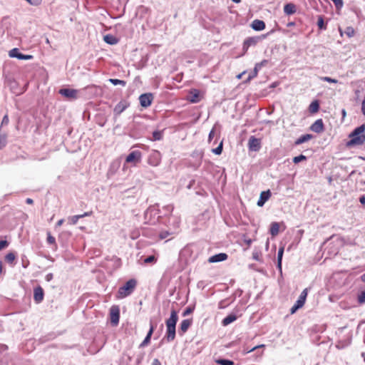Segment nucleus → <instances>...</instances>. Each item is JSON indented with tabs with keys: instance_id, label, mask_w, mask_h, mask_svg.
<instances>
[{
	"instance_id": "obj_52",
	"label": "nucleus",
	"mask_w": 365,
	"mask_h": 365,
	"mask_svg": "<svg viewBox=\"0 0 365 365\" xmlns=\"http://www.w3.org/2000/svg\"><path fill=\"white\" fill-rule=\"evenodd\" d=\"M26 1L31 4H38L40 1V0H26Z\"/></svg>"
},
{
	"instance_id": "obj_33",
	"label": "nucleus",
	"mask_w": 365,
	"mask_h": 365,
	"mask_svg": "<svg viewBox=\"0 0 365 365\" xmlns=\"http://www.w3.org/2000/svg\"><path fill=\"white\" fill-rule=\"evenodd\" d=\"M109 81L116 86V85H120L122 86H125L126 85V82L125 81H123V80H119V79H114V78H110L109 79Z\"/></svg>"
},
{
	"instance_id": "obj_7",
	"label": "nucleus",
	"mask_w": 365,
	"mask_h": 365,
	"mask_svg": "<svg viewBox=\"0 0 365 365\" xmlns=\"http://www.w3.org/2000/svg\"><path fill=\"white\" fill-rule=\"evenodd\" d=\"M44 292L41 287L38 286L34 289V299L36 303L39 304L43 300Z\"/></svg>"
},
{
	"instance_id": "obj_59",
	"label": "nucleus",
	"mask_w": 365,
	"mask_h": 365,
	"mask_svg": "<svg viewBox=\"0 0 365 365\" xmlns=\"http://www.w3.org/2000/svg\"><path fill=\"white\" fill-rule=\"evenodd\" d=\"M361 279L365 283V273L361 275Z\"/></svg>"
},
{
	"instance_id": "obj_34",
	"label": "nucleus",
	"mask_w": 365,
	"mask_h": 365,
	"mask_svg": "<svg viewBox=\"0 0 365 365\" xmlns=\"http://www.w3.org/2000/svg\"><path fill=\"white\" fill-rule=\"evenodd\" d=\"M222 145H223V142H222V140H221L219 143V145L216 148L212 149V153H214L216 155H220L222 151Z\"/></svg>"
},
{
	"instance_id": "obj_4",
	"label": "nucleus",
	"mask_w": 365,
	"mask_h": 365,
	"mask_svg": "<svg viewBox=\"0 0 365 365\" xmlns=\"http://www.w3.org/2000/svg\"><path fill=\"white\" fill-rule=\"evenodd\" d=\"M110 319L113 326H117L120 319V309L117 305H113L110 309Z\"/></svg>"
},
{
	"instance_id": "obj_41",
	"label": "nucleus",
	"mask_w": 365,
	"mask_h": 365,
	"mask_svg": "<svg viewBox=\"0 0 365 365\" xmlns=\"http://www.w3.org/2000/svg\"><path fill=\"white\" fill-rule=\"evenodd\" d=\"M155 262H156V258L153 255L149 256L144 259V263L145 264L153 263Z\"/></svg>"
},
{
	"instance_id": "obj_1",
	"label": "nucleus",
	"mask_w": 365,
	"mask_h": 365,
	"mask_svg": "<svg viewBox=\"0 0 365 365\" xmlns=\"http://www.w3.org/2000/svg\"><path fill=\"white\" fill-rule=\"evenodd\" d=\"M178 320V313L175 309L170 312V317L166 320V338L168 341H172L175 338V326Z\"/></svg>"
},
{
	"instance_id": "obj_20",
	"label": "nucleus",
	"mask_w": 365,
	"mask_h": 365,
	"mask_svg": "<svg viewBox=\"0 0 365 365\" xmlns=\"http://www.w3.org/2000/svg\"><path fill=\"white\" fill-rule=\"evenodd\" d=\"M296 6L292 3L287 4L284 6V12L287 15L293 14L296 12Z\"/></svg>"
},
{
	"instance_id": "obj_49",
	"label": "nucleus",
	"mask_w": 365,
	"mask_h": 365,
	"mask_svg": "<svg viewBox=\"0 0 365 365\" xmlns=\"http://www.w3.org/2000/svg\"><path fill=\"white\" fill-rule=\"evenodd\" d=\"M152 365H161V362L158 359H155L153 361Z\"/></svg>"
},
{
	"instance_id": "obj_36",
	"label": "nucleus",
	"mask_w": 365,
	"mask_h": 365,
	"mask_svg": "<svg viewBox=\"0 0 365 365\" xmlns=\"http://www.w3.org/2000/svg\"><path fill=\"white\" fill-rule=\"evenodd\" d=\"M307 159L306 156L304 155H300L299 156H296L293 158L294 163L297 164L302 160H305Z\"/></svg>"
},
{
	"instance_id": "obj_42",
	"label": "nucleus",
	"mask_w": 365,
	"mask_h": 365,
	"mask_svg": "<svg viewBox=\"0 0 365 365\" xmlns=\"http://www.w3.org/2000/svg\"><path fill=\"white\" fill-rule=\"evenodd\" d=\"M9 246V242L7 240L0 241V251L6 248Z\"/></svg>"
},
{
	"instance_id": "obj_46",
	"label": "nucleus",
	"mask_w": 365,
	"mask_h": 365,
	"mask_svg": "<svg viewBox=\"0 0 365 365\" xmlns=\"http://www.w3.org/2000/svg\"><path fill=\"white\" fill-rule=\"evenodd\" d=\"M310 138H297V140L295 141L294 144L299 145V144H302V143L307 141Z\"/></svg>"
},
{
	"instance_id": "obj_28",
	"label": "nucleus",
	"mask_w": 365,
	"mask_h": 365,
	"mask_svg": "<svg viewBox=\"0 0 365 365\" xmlns=\"http://www.w3.org/2000/svg\"><path fill=\"white\" fill-rule=\"evenodd\" d=\"M190 101L192 103H197L200 101L199 98V91L197 90H194L190 92Z\"/></svg>"
},
{
	"instance_id": "obj_43",
	"label": "nucleus",
	"mask_w": 365,
	"mask_h": 365,
	"mask_svg": "<svg viewBox=\"0 0 365 365\" xmlns=\"http://www.w3.org/2000/svg\"><path fill=\"white\" fill-rule=\"evenodd\" d=\"M193 311H194V307H187L183 312V316H187V315L191 314Z\"/></svg>"
},
{
	"instance_id": "obj_6",
	"label": "nucleus",
	"mask_w": 365,
	"mask_h": 365,
	"mask_svg": "<svg viewBox=\"0 0 365 365\" xmlns=\"http://www.w3.org/2000/svg\"><path fill=\"white\" fill-rule=\"evenodd\" d=\"M141 158V153L139 150L132 151L126 158L125 162L127 163H133V165H136L138 162H140Z\"/></svg>"
},
{
	"instance_id": "obj_31",
	"label": "nucleus",
	"mask_w": 365,
	"mask_h": 365,
	"mask_svg": "<svg viewBox=\"0 0 365 365\" xmlns=\"http://www.w3.org/2000/svg\"><path fill=\"white\" fill-rule=\"evenodd\" d=\"M344 33L349 38H351L355 35V30L352 26H348L346 28Z\"/></svg>"
},
{
	"instance_id": "obj_35",
	"label": "nucleus",
	"mask_w": 365,
	"mask_h": 365,
	"mask_svg": "<svg viewBox=\"0 0 365 365\" xmlns=\"http://www.w3.org/2000/svg\"><path fill=\"white\" fill-rule=\"evenodd\" d=\"M264 347V344H260V345H257V346H254L253 348L249 349H244L243 351L245 354H248V353H250L252 351H254L255 350L257 349H259V348H263Z\"/></svg>"
},
{
	"instance_id": "obj_47",
	"label": "nucleus",
	"mask_w": 365,
	"mask_h": 365,
	"mask_svg": "<svg viewBox=\"0 0 365 365\" xmlns=\"http://www.w3.org/2000/svg\"><path fill=\"white\" fill-rule=\"evenodd\" d=\"M262 68V63H257L254 69V76L257 75L258 70Z\"/></svg>"
},
{
	"instance_id": "obj_17",
	"label": "nucleus",
	"mask_w": 365,
	"mask_h": 365,
	"mask_svg": "<svg viewBox=\"0 0 365 365\" xmlns=\"http://www.w3.org/2000/svg\"><path fill=\"white\" fill-rule=\"evenodd\" d=\"M192 324L191 319H184L181 322L180 325V331L181 332V334H183L185 333L189 327H190Z\"/></svg>"
},
{
	"instance_id": "obj_14",
	"label": "nucleus",
	"mask_w": 365,
	"mask_h": 365,
	"mask_svg": "<svg viewBox=\"0 0 365 365\" xmlns=\"http://www.w3.org/2000/svg\"><path fill=\"white\" fill-rule=\"evenodd\" d=\"M227 254L220 253V254H217V255H215L210 257L208 259V262L210 263H215V262L224 261V260L227 259Z\"/></svg>"
},
{
	"instance_id": "obj_11",
	"label": "nucleus",
	"mask_w": 365,
	"mask_h": 365,
	"mask_svg": "<svg viewBox=\"0 0 365 365\" xmlns=\"http://www.w3.org/2000/svg\"><path fill=\"white\" fill-rule=\"evenodd\" d=\"M248 145L250 150L258 151L261 148L260 138H250Z\"/></svg>"
},
{
	"instance_id": "obj_32",
	"label": "nucleus",
	"mask_w": 365,
	"mask_h": 365,
	"mask_svg": "<svg viewBox=\"0 0 365 365\" xmlns=\"http://www.w3.org/2000/svg\"><path fill=\"white\" fill-rule=\"evenodd\" d=\"M215 362L220 365H234V362L231 360L227 359H217Z\"/></svg>"
},
{
	"instance_id": "obj_12",
	"label": "nucleus",
	"mask_w": 365,
	"mask_h": 365,
	"mask_svg": "<svg viewBox=\"0 0 365 365\" xmlns=\"http://www.w3.org/2000/svg\"><path fill=\"white\" fill-rule=\"evenodd\" d=\"M271 197V192L269 190L263 191L261 192L259 199L257 201V205L262 207L264 205L266 201H267Z\"/></svg>"
},
{
	"instance_id": "obj_25",
	"label": "nucleus",
	"mask_w": 365,
	"mask_h": 365,
	"mask_svg": "<svg viewBox=\"0 0 365 365\" xmlns=\"http://www.w3.org/2000/svg\"><path fill=\"white\" fill-rule=\"evenodd\" d=\"M256 43L257 40L255 38H248L244 41L243 48L247 51L250 46L255 45Z\"/></svg>"
},
{
	"instance_id": "obj_62",
	"label": "nucleus",
	"mask_w": 365,
	"mask_h": 365,
	"mask_svg": "<svg viewBox=\"0 0 365 365\" xmlns=\"http://www.w3.org/2000/svg\"><path fill=\"white\" fill-rule=\"evenodd\" d=\"M241 0H232V1L235 3H240Z\"/></svg>"
},
{
	"instance_id": "obj_10",
	"label": "nucleus",
	"mask_w": 365,
	"mask_h": 365,
	"mask_svg": "<svg viewBox=\"0 0 365 365\" xmlns=\"http://www.w3.org/2000/svg\"><path fill=\"white\" fill-rule=\"evenodd\" d=\"M9 56L11 57H15L21 60H29L33 58V56L31 55H24L23 53H19L17 48H13L12 50H11L9 52Z\"/></svg>"
},
{
	"instance_id": "obj_45",
	"label": "nucleus",
	"mask_w": 365,
	"mask_h": 365,
	"mask_svg": "<svg viewBox=\"0 0 365 365\" xmlns=\"http://www.w3.org/2000/svg\"><path fill=\"white\" fill-rule=\"evenodd\" d=\"M170 235V233L168 231H163L160 233L159 237L160 239H165Z\"/></svg>"
},
{
	"instance_id": "obj_16",
	"label": "nucleus",
	"mask_w": 365,
	"mask_h": 365,
	"mask_svg": "<svg viewBox=\"0 0 365 365\" xmlns=\"http://www.w3.org/2000/svg\"><path fill=\"white\" fill-rule=\"evenodd\" d=\"M154 329H155L154 326L153 324H150V330L148 332L147 336H145V338L144 339L143 342L140 344V347H144V346H147L150 342L151 336L154 331Z\"/></svg>"
},
{
	"instance_id": "obj_22",
	"label": "nucleus",
	"mask_w": 365,
	"mask_h": 365,
	"mask_svg": "<svg viewBox=\"0 0 365 365\" xmlns=\"http://www.w3.org/2000/svg\"><path fill=\"white\" fill-rule=\"evenodd\" d=\"M269 232L272 237L277 236L279 232V224L276 222H272L270 225Z\"/></svg>"
},
{
	"instance_id": "obj_15",
	"label": "nucleus",
	"mask_w": 365,
	"mask_h": 365,
	"mask_svg": "<svg viewBox=\"0 0 365 365\" xmlns=\"http://www.w3.org/2000/svg\"><path fill=\"white\" fill-rule=\"evenodd\" d=\"M365 131V124L360 125L359 127L355 128L349 135V137H361V135ZM361 137H365L362 135Z\"/></svg>"
},
{
	"instance_id": "obj_50",
	"label": "nucleus",
	"mask_w": 365,
	"mask_h": 365,
	"mask_svg": "<svg viewBox=\"0 0 365 365\" xmlns=\"http://www.w3.org/2000/svg\"><path fill=\"white\" fill-rule=\"evenodd\" d=\"M160 135H161V133L160 131L153 132V137H154V138L160 137Z\"/></svg>"
},
{
	"instance_id": "obj_19",
	"label": "nucleus",
	"mask_w": 365,
	"mask_h": 365,
	"mask_svg": "<svg viewBox=\"0 0 365 365\" xmlns=\"http://www.w3.org/2000/svg\"><path fill=\"white\" fill-rule=\"evenodd\" d=\"M252 27L255 31H262L265 28V24L263 21L256 19L252 21Z\"/></svg>"
},
{
	"instance_id": "obj_9",
	"label": "nucleus",
	"mask_w": 365,
	"mask_h": 365,
	"mask_svg": "<svg viewBox=\"0 0 365 365\" xmlns=\"http://www.w3.org/2000/svg\"><path fill=\"white\" fill-rule=\"evenodd\" d=\"M60 93L68 98H76L78 97V91L71 88H63L60 90Z\"/></svg>"
},
{
	"instance_id": "obj_29",
	"label": "nucleus",
	"mask_w": 365,
	"mask_h": 365,
	"mask_svg": "<svg viewBox=\"0 0 365 365\" xmlns=\"http://www.w3.org/2000/svg\"><path fill=\"white\" fill-rule=\"evenodd\" d=\"M317 26L321 30L327 29V24L324 23V18L322 16H319L317 19Z\"/></svg>"
},
{
	"instance_id": "obj_48",
	"label": "nucleus",
	"mask_w": 365,
	"mask_h": 365,
	"mask_svg": "<svg viewBox=\"0 0 365 365\" xmlns=\"http://www.w3.org/2000/svg\"><path fill=\"white\" fill-rule=\"evenodd\" d=\"M6 145L5 138H0V149L4 147Z\"/></svg>"
},
{
	"instance_id": "obj_40",
	"label": "nucleus",
	"mask_w": 365,
	"mask_h": 365,
	"mask_svg": "<svg viewBox=\"0 0 365 365\" xmlns=\"http://www.w3.org/2000/svg\"><path fill=\"white\" fill-rule=\"evenodd\" d=\"M358 302L361 304L365 303V292H362L358 296Z\"/></svg>"
},
{
	"instance_id": "obj_24",
	"label": "nucleus",
	"mask_w": 365,
	"mask_h": 365,
	"mask_svg": "<svg viewBox=\"0 0 365 365\" xmlns=\"http://www.w3.org/2000/svg\"><path fill=\"white\" fill-rule=\"evenodd\" d=\"M284 246H282L279 249V251H278L277 267L280 272L282 271V256L284 254Z\"/></svg>"
},
{
	"instance_id": "obj_61",
	"label": "nucleus",
	"mask_w": 365,
	"mask_h": 365,
	"mask_svg": "<svg viewBox=\"0 0 365 365\" xmlns=\"http://www.w3.org/2000/svg\"><path fill=\"white\" fill-rule=\"evenodd\" d=\"M302 137H307V138H309V137H312V135H309V134H307V135H302Z\"/></svg>"
},
{
	"instance_id": "obj_8",
	"label": "nucleus",
	"mask_w": 365,
	"mask_h": 365,
	"mask_svg": "<svg viewBox=\"0 0 365 365\" xmlns=\"http://www.w3.org/2000/svg\"><path fill=\"white\" fill-rule=\"evenodd\" d=\"M92 215H93V211L91 210L88 212H86L81 215H73V216L68 217V222L70 225H74L77 224L79 219L83 218L84 217H89V216H91Z\"/></svg>"
},
{
	"instance_id": "obj_44",
	"label": "nucleus",
	"mask_w": 365,
	"mask_h": 365,
	"mask_svg": "<svg viewBox=\"0 0 365 365\" xmlns=\"http://www.w3.org/2000/svg\"><path fill=\"white\" fill-rule=\"evenodd\" d=\"M9 116H8V115H7V114H6V115L4 116L3 119H2V121H1V126H2V125H8V124H9Z\"/></svg>"
},
{
	"instance_id": "obj_5",
	"label": "nucleus",
	"mask_w": 365,
	"mask_h": 365,
	"mask_svg": "<svg viewBox=\"0 0 365 365\" xmlns=\"http://www.w3.org/2000/svg\"><path fill=\"white\" fill-rule=\"evenodd\" d=\"M139 101L142 107L147 108L151 105L153 96L150 93L142 94L139 97Z\"/></svg>"
},
{
	"instance_id": "obj_13",
	"label": "nucleus",
	"mask_w": 365,
	"mask_h": 365,
	"mask_svg": "<svg viewBox=\"0 0 365 365\" xmlns=\"http://www.w3.org/2000/svg\"><path fill=\"white\" fill-rule=\"evenodd\" d=\"M311 130L317 133H321L324 130V123L322 119L317 120L310 127Z\"/></svg>"
},
{
	"instance_id": "obj_57",
	"label": "nucleus",
	"mask_w": 365,
	"mask_h": 365,
	"mask_svg": "<svg viewBox=\"0 0 365 365\" xmlns=\"http://www.w3.org/2000/svg\"><path fill=\"white\" fill-rule=\"evenodd\" d=\"M3 272V264H2V262L0 261V274L2 273Z\"/></svg>"
},
{
	"instance_id": "obj_26",
	"label": "nucleus",
	"mask_w": 365,
	"mask_h": 365,
	"mask_svg": "<svg viewBox=\"0 0 365 365\" xmlns=\"http://www.w3.org/2000/svg\"><path fill=\"white\" fill-rule=\"evenodd\" d=\"M236 319H237V317L235 315L230 314L223 319L222 323L224 326H227V325L230 324V323L233 322L234 321H235Z\"/></svg>"
},
{
	"instance_id": "obj_30",
	"label": "nucleus",
	"mask_w": 365,
	"mask_h": 365,
	"mask_svg": "<svg viewBox=\"0 0 365 365\" xmlns=\"http://www.w3.org/2000/svg\"><path fill=\"white\" fill-rule=\"evenodd\" d=\"M16 259V255L14 252H9L8 254H6V255L5 256V260L12 264L14 263V262L15 261Z\"/></svg>"
},
{
	"instance_id": "obj_64",
	"label": "nucleus",
	"mask_w": 365,
	"mask_h": 365,
	"mask_svg": "<svg viewBox=\"0 0 365 365\" xmlns=\"http://www.w3.org/2000/svg\"><path fill=\"white\" fill-rule=\"evenodd\" d=\"M212 135V131H211L210 133L209 134V138H211Z\"/></svg>"
},
{
	"instance_id": "obj_60",
	"label": "nucleus",
	"mask_w": 365,
	"mask_h": 365,
	"mask_svg": "<svg viewBox=\"0 0 365 365\" xmlns=\"http://www.w3.org/2000/svg\"><path fill=\"white\" fill-rule=\"evenodd\" d=\"M267 63V60H263L262 62H260L259 63H262V66H264V64H266Z\"/></svg>"
},
{
	"instance_id": "obj_53",
	"label": "nucleus",
	"mask_w": 365,
	"mask_h": 365,
	"mask_svg": "<svg viewBox=\"0 0 365 365\" xmlns=\"http://www.w3.org/2000/svg\"><path fill=\"white\" fill-rule=\"evenodd\" d=\"M359 201L361 204H365V196L363 195L359 198Z\"/></svg>"
},
{
	"instance_id": "obj_63",
	"label": "nucleus",
	"mask_w": 365,
	"mask_h": 365,
	"mask_svg": "<svg viewBox=\"0 0 365 365\" xmlns=\"http://www.w3.org/2000/svg\"><path fill=\"white\" fill-rule=\"evenodd\" d=\"M251 242H252V241H251V240H249L247 242V245H250L251 244Z\"/></svg>"
},
{
	"instance_id": "obj_3",
	"label": "nucleus",
	"mask_w": 365,
	"mask_h": 365,
	"mask_svg": "<svg viewBox=\"0 0 365 365\" xmlns=\"http://www.w3.org/2000/svg\"><path fill=\"white\" fill-rule=\"evenodd\" d=\"M307 294L308 289L306 288L302 292L296 303L291 308V314L295 313L299 309L302 308L304 305Z\"/></svg>"
},
{
	"instance_id": "obj_23",
	"label": "nucleus",
	"mask_w": 365,
	"mask_h": 365,
	"mask_svg": "<svg viewBox=\"0 0 365 365\" xmlns=\"http://www.w3.org/2000/svg\"><path fill=\"white\" fill-rule=\"evenodd\" d=\"M319 110V101L315 100L311 103V104L309 106V111L311 113H316Z\"/></svg>"
},
{
	"instance_id": "obj_58",
	"label": "nucleus",
	"mask_w": 365,
	"mask_h": 365,
	"mask_svg": "<svg viewBox=\"0 0 365 365\" xmlns=\"http://www.w3.org/2000/svg\"><path fill=\"white\" fill-rule=\"evenodd\" d=\"M115 164L117 168L120 166V163L119 162L113 163L111 166H114Z\"/></svg>"
},
{
	"instance_id": "obj_39",
	"label": "nucleus",
	"mask_w": 365,
	"mask_h": 365,
	"mask_svg": "<svg viewBox=\"0 0 365 365\" xmlns=\"http://www.w3.org/2000/svg\"><path fill=\"white\" fill-rule=\"evenodd\" d=\"M337 9H341L344 5L342 0H331Z\"/></svg>"
},
{
	"instance_id": "obj_27",
	"label": "nucleus",
	"mask_w": 365,
	"mask_h": 365,
	"mask_svg": "<svg viewBox=\"0 0 365 365\" xmlns=\"http://www.w3.org/2000/svg\"><path fill=\"white\" fill-rule=\"evenodd\" d=\"M127 108V106L125 103L123 102H120L118 104H117L114 108V112L117 114L121 113L125 108Z\"/></svg>"
},
{
	"instance_id": "obj_51",
	"label": "nucleus",
	"mask_w": 365,
	"mask_h": 365,
	"mask_svg": "<svg viewBox=\"0 0 365 365\" xmlns=\"http://www.w3.org/2000/svg\"><path fill=\"white\" fill-rule=\"evenodd\" d=\"M52 278H53V274H52L51 273L48 274L46 276V279L47 281H50V280H51V279H52Z\"/></svg>"
},
{
	"instance_id": "obj_21",
	"label": "nucleus",
	"mask_w": 365,
	"mask_h": 365,
	"mask_svg": "<svg viewBox=\"0 0 365 365\" xmlns=\"http://www.w3.org/2000/svg\"><path fill=\"white\" fill-rule=\"evenodd\" d=\"M103 40L106 43L110 45H115L118 43V39L113 35L107 34L103 36Z\"/></svg>"
},
{
	"instance_id": "obj_55",
	"label": "nucleus",
	"mask_w": 365,
	"mask_h": 365,
	"mask_svg": "<svg viewBox=\"0 0 365 365\" xmlns=\"http://www.w3.org/2000/svg\"><path fill=\"white\" fill-rule=\"evenodd\" d=\"M63 221H64V220H63V219L59 220L57 222L56 225H57V226H61V225H62V224L63 223Z\"/></svg>"
},
{
	"instance_id": "obj_56",
	"label": "nucleus",
	"mask_w": 365,
	"mask_h": 365,
	"mask_svg": "<svg viewBox=\"0 0 365 365\" xmlns=\"http://www.w3.org/2000/svg\"><path fill=\"white\" fill-rule=\"evenodd\" d=\"M339 31L340 36H343L344 31H342V29L340 26L339 27Z\"/></svg>"
},
{
	"instance_id": "obj_18",
	"label": "nucleus",
	"mask_w": 365,
	"mask_h": 365,
	"mask_svg": "<svg viewBox=\"0 0 365 365\" xmlns=\"http://www.w3.org/2000/svg\"><path fill=\"white\" fill-rule=\"evenodd\" d=\"M365 138H351L346 144L347 148H351L355 145H361L364 143Z\"/></svg>"
},
{
	"instance_id": "obj_37",
	"label": "nucleus",
	"mask_w": 365,
	"mask_h": 365,
	"mask_svg": "<svg viewBox=\"0 0 365 365\" xmlns=\"http://www.w3.org/2000/svg\"><path fill=\"white\" fill-rule=\"evenodd\" d=\"M47 242L51 245H55L56 244V239L54 237H53L51 233L48 232L47 233Z\"/></svg>"
},
{
	"instance_id": "obj_2",
	"label": "nucleus",
	"mask_w": 365,
	"mask_h": 365,
	"mask_svg": "<svg viewBox=\"0 0 365 365\" xmlns=\"http://www.w3.org/2000/svg\"><path fill=\"white\" fill-rule=\"evenodd\" d=\"M137 281L134 279H129L123 287H120L118 294V299H123L130 295L135 289Z\"/></svg>"
},
{
	"instance_id": "obj_38",
	"label": "nucleus",
	"mask_w": 365,
	"mask_h": 365,
	"mask_svg": "<svg viewBox=\"0 0 365 365\" xmlns=\"http://www.w3.org/2000/svg\"><path fill=\"white\" fill-rule=\"evenodd\" d=\"M320 79L323 81H326V82H329V83H336L338 82V81L336 79L331 78L327 77V76L321 77Z\"/></svg>"
},
{
	"instance_id": "obj_54",
	"label": "nucleus",
	"mask_w": 365,
	"mask_h": 365,
	"mask_svg": "<svg viewBox=\"0 0 365 365\" xmlns=\"http://www.w3.org/2000/svg\"><path fill=\"white\" fill-rule=\"evenodd\" d=\"M26 202L27 204H30L31 205V204H33L34 200L32 199H31V198H27Z\"/></svg>"
}]
</instances>
